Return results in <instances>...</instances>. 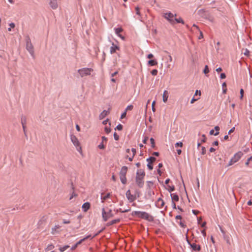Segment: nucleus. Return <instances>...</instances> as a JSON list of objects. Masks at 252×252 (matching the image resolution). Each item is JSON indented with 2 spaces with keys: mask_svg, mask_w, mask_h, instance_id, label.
Here are the masks:
<instances>
[{
  "mask_svg": "<svg viewBox=\"0 0 252 252\" xmlns=\"http://www.w3.org/2000/svg\"><path fill=\"white\" fill-rule=\"evenodd\" d=\"M145 175V173L143 170L139 169L137 170L136 172L135 181L137 185L140 188H143L144 186V182L143 179Z\"/></svg>",
  "mask_w": 252,
  "mask_h": 252,
  "instance_id": "f257e3e1",
  "label": "nucleus"
},
{
  "mask_svg": "<svg viewBox=\"0 0 252 252\" xmlns=\"http://www.w3.org/2000/svg\"><path fill=\"white\" fill-rule=\"evenodd\" d=\"M132 215L136 216L140 218L144 219L150 222L154 220L153 217L146 212L135 211L132 212Z\"/></svg>",
  "mask_w": 252,
  "mask_h": 252,
  "instance_id": "f03ea898",
  "label": "nucleus"
},
{
  "mask_svg": "<svg viewBox=\"0 0 252 252\" xmlns=\"http://www.w3.org/2000/svg\"><path fill=\"white\" fill-rule=\"evenodd\" d=\"M93 71V69L91 68L84 67L79 69L77 72L81 77H84L90 75Z\"/></svg>",
  "mask_w": 252,
  "mask_h": 252,
  "instance_id": "7ed1b4c3",
  "label": "nucleus"
},
{
  "mask_svg": "<svg viewBox=\"0 0 252 252\" xmlns=\"http://www.w3.org/2000/svg\"><path fill=\"white\" fill-rule=\"evenodd\" d=\"M70 140L71 142H72L74 146L76 147V149L78 152H79L80 153H82V147L80 145V143L78 139V138L76 137V136H75L73 134L70 135Z\"/></svg>",
  "mask_w": 252,
  "mask_h": 252,
  "instance_id": "20e7f679",
  "label": "nucleus"
},
{
  "mask_svg": "<svg viewBox=\"0 0 252 252\" xmlns=\"http://www.w3.org/2000/svg\"><path fill=\"white\" fill-rule=\"evenodd\" d=\"M243 153L241 151H239L238 152L236 153L231 158L227 166H231L238 161L243 156Z\"/></svg>",
  "mask_w": 252,
  "mask_h": 252,
  "instance_id": "39448f33",
  "label": "nucleus"
},
{
  "mask_svg": "<svg viewBox=\"0 0 252 252\" xmlns=\"http://www.w3.org/2000/svg\"><path fill=\"white\" fill-rule=\"evenodd\" d=\"M26 49L29 51L31 55L34 58L33 46L32 45L29 36L26 37Z\"/></svg>",
  "mask_w": 252,
  "mask_h": 252,
  "instance_id": "423d86ee",
  "label": "nucleus"
},
{
  "mask_svg": "<svg viewBox=\"0 0 252 252\" xmlns=\"http://www.w3.org/2000/svg\"><path fill=\"white\" fill-rule=\"evenodd\" d=\"M114 216L113 214L112 213V211L111 209H109L108 211L106 212L104 208L102 209V217L103 220L104 221H106L108 219L112 218Z\"/></svg>",
  "mask_w": 252,
  "mask_h": 252,
  "instance_id": "0eeeda50",
  "label": "nucleus"
},
{
  "mask_svg": "<svg viewBox=\"0 0 252 252\" xmlns=\"http://www.w3.org/2000/svg\"><path fill=\"white\" fill-rule=\"evenodd\" d=\"M176 16V14H173L171 12H168L164 13V18H165L167 20H168L171 24L173 25L175 24L174 19H173L175 16Z\"/></svg>",
  "mask_w": 252,
  "mask_h": 252,
  "instance_id": "6e6552de",
  "label": "nucleus"
},
{
  "mask_svg": "<svg viewBox=\"0 0 252 252\" xmlns=\"http://www.w3.org/2000/svg\"><path fill=\"white\" fill-rule=\"evenodd\" d=\"M126 195L129 202H132L136 199V195L131 194L130 190L126 191Z\"/></svg>",
  "mask_w": 252,
  "mask_h": 252,
  "instance_id": "1a4fd4ad",
  "label": "nucleus"
},
{
  "mask_svg": "<svg viewBox=\"0 0 252 252\" xmlns=\"http://www.w3.org/2000/svg\"><path fill=\"white\" fill-rule=\"evenodd\" d=\"M187 242L188 244L190 246L192 250L194 251H199L201 250L200 246L199 245H196L195 243H191L189 240L187 239Z\"/></svg>",
  "mask_w": 252,
  "mask_h": 252,
  "instance_id": "9d476101",
  "label": "nucleus"
},
{
  "mask_svg": "<svg viewBox=\"0 0 252 252\" xmlns=\"http://www.w3.org/2000/svg\"><path fill=\"white\" fill-rule=\"evenodd\" d=\"M61 227V226L59 224L55 225L53 228H52L51 234L53 235L59 234L60 233L59 229Z\"/></svg>",
  "mask_w": 252,
  "mask_h": 252,
  "instance_id": "9b49d317",
  "label": "nucleus"
},
{
  "mask_svg": "<svg viewBox=\"0 0 252 252\" xmlns=\"http://www.w3.org/2000/svg\"><path fill=\"white\" fill-rule=\"evenodd\" d=\"M49 4L51 7L53 9H56L58 7L57 0H51Z\"/></svg>",
  "mask_w": 252,
  "mask_h": 252,
  "instance_id": "f8f14e48",
  "label": "nucleus"
},
{
  "mask_svg": "<svg viewBox=\"0 0 252 252\" xmlns=\"http://www.w3.org/2000/svg\"><path fill=\"white\" fill-rule=\"evenodd\" d=\"M26 121H27V120H26V117L22 116L21 118V123H22L23 131H24V132L25 135H26Z\"/></svg>",
  "mask_w": 252,
  "mask_h": 252,
  "instance_id": "ddd939ff",
  "label": "nucleus"
},
{
  "mask_svg": "<svg viewBox=\"0 0 252 252\" xmlns=\"http://www.w3.org/2000/svg\"><path fill=\"white\" fill-rule=\"evenodd\" d=\"M90 203L88 202L84 203L82 206V210L84 212H87L90 208Z\"/></svg>",
  "mask_w": 252,
  "mask_h": 252,
  "instance_id": "4468645a",
  "label": "nucleus"
},
{
  "mask_svg": "<svg viewBox=\"0 0 252 252\" xmlns=\"http://www.w3.org/2000/svg\"><path fill=\"white\" fill-rule=\"evenodd\" d=\"M117 50H119V47L117 45L115 44L114 43H112V46L110 48V52L111 54L114 53Z\"/></svg>",
  "mask_w": 252,
  "mask_h": 252,
  "instance_id": "2eb2a0df",
  "label": "nucleus"
},
{
  "mask_svg": "<svg viewBox=\"0 0 252 252\" xmlns=\"http://www.w3.org/2000/svg\"><path fill=\"white\" fill-rule=\"evenodd\" d=\"M104 193H102L101 194L100 199L101 200V202L104 203V201L106 200L107 198H109L111 196L110 193H108L106 195H103Z\"/></svg>",
  "mask_w": 252,
  "mask_h": 252,
  "instance_id": "dca6fc26",
  "label": "nucleus"
},
{
  "mask_svg": "<svg viewBox=\"0 0 252 252\" xmlns=\"http://www.w3.org/2000/svg\"><path fill=\"white\" fill-rule=\"evenodd\" d=\"M127 171V167L126 166H124L122 167L121 170L120 172V175L126 176Z\"/></svg>",
  "mask_w": 252,
  "mask_h": 252,
  "instance_id": "f3484780",
  "label": "nucleus"
},
{
  "mask_svg": "<svg viewBox=\"0 0 252 252\" xmlns=\"http://www.w3.org/2000/svg\"><path fill=\"white\" fill-rule=\"evenodd\" d=\"M109 112L106 110H103L99 115V118L100 119H104L108 114Z\"/></svg>",
  "mask_w": 252,
  "mask_h": 252,
  "instance_id": "a211bd4d",
  "label": "nucleus"
},
{
  "mask_svg": "<svg viewBox=\"0 0 252 252\" xmlns=\"http://www.w3.org/2000/svg\"><path fill=\"white\" fill-rule=\"evenodd\" d=\"M115 31L116 34L118 36L120 37L122 39H124V37L120 34V33L123 31V29L121 28H115Z\"/></svg>",
  "mask_w": 252,
  "mask_h": 252,
  "instance_id": "6ab92c4d",
  "label": "nucleus"
},
{
  "mask_svg": "<svg viewBox=\"0 0 252 252\" xmlns=\"http://www.w3.org/2000/svg\"><path fill=\"white\" fill-rule=\"evenodd\" d=\"M120 219H119L113 220L107 222L106 224V226H109L110 225H113L115 223H117L120 222Z\"/></svg>",
  "mask_w": 252,
  "mask_h": 252,
  "instance_id": "aec40b11",
  "label": "nucleus"
},
{
  "mask_svg": "<svg viewBox=\"0 0 252 252\" xmlns=\"http://www.w3.org/2000/svg\"><path fill=\"white\" fill-rule=\"evenodd\" d=\"M172 202L174 201H179V196L176 193H171L170 194Z\"/></svg>",
  "mask_w": 252,
  "mask_h": 252,
  "instance_id": "412c9836",
  "label": "nucleus"
},
{
  "mask_svg": "<svg viewBox=\"0 0 252 252\" xmlns=\"http://www.w3.org/2000/svg\"><path fill=\"white\" fill-rule=\"evenodd\" d=\"M163 101L166 102L168 97V93L167 91H164L163 94Z\"/></svg>",
  "mask_w": 252,
  "mask_h": 252,
  "instance_id": "4be33fe9",
  "label": "nucleus"
},
{
  "mask_svg": "<svg viewBox=\"0 0 252 252\" xmlns=\"http://www.w3.org/2000/svg\"><path fill=\"white\" fill-rule=\"evenodd\" d=\"M120 179L122 184H126L127 181L126 176L120 175Z\"/></svg>",
  "mask_w": 252,
  "mask_h": 252,
  "instance_id": "5701e85b",
  "label": "nucleus"
},
{
  "mask_svg": "<svg viewBox=\"0 0 252 252\" xmlns=\"http://www.w3.org/2000/svg\"><path fill=\"white\" fill-rule=\"evenodd\" d=\"M158 64V62L156 60H151L148 61V64L150 66H154Z\"/></svg>",
  "mask_w": 252,
  "mask_h": 252,
  "instance_id": "b1692460",
  "label": "nucleus"
},
{
  "mask_svg": "<svg viewBox=\"0 0 252 252\" xmlns=\"http://www.w3.org/2000/svg\"><path fill=\"white\" fill-rule=\"evenodd\" d=\"M135 11H136V14L139 16V17L138 18V19H139V20H140L141 21V13L140 12V8H139V7L136 6L135 8Z\"/></svg>",
  "mask_w": 252,
  "mask_h": 252,
  "instance_id": "393cba45",
  "label": "nucleus"
},
{
  "mask_svg": "<svg viewBox=\"0 0 252 252\" xmlns=\"http://www.w3.org/2000/svg\"><path fill=\"white\" fill-rule=\"evenodd\" d=\"M130 210V208H129L128 209L125 210H122V209L119 208L118 209L115 210L114 211L116 212V213H117L119 212H121V213H126V212H129Z\"/></svg>",
  "mask_w": 252,
  "mask_h": 252,
  "instance_id": "a878e982",
  "label": "nucleus"
},
{
  "mask_svg": "<svg viewBox=\"0 0 252 252\" xmlns=\"http://www.w3.org/2000/svg\"><path fill=\"white\" fill-rule=\"evenodd\" d=\"M174 20L175 22H176L177 23H182V24H184L185 23L184 20L181 17L179 18H175Z\"/></svg>",
  "mask_w": 252,
  "mask_h": 252,
  "instance_id": "bb28decb",
  "label": "nucleus"
},
{
  "mask_svg": "<svg viewBox=\"0 0 252 252\" xmlns=\"http://www.w3.org/2000/svg\"><path fill=\"white\" fill-rule=\"evenodd\" d=\"M156 158L154 157H150V158H148L146 160L148 162V163L150 162V163H152L156 160Z\"/></svg>",
  "mask_w": 252,
  "mask_h": 252,
  "instance_id": "cd10ccee",
  "label": "nucleus"
},
{
  "mask_svg": "<svg viewBox=\"0 0 252 252\" xmlns=\"http://www.w3.org/2000/svg\"><path fill=\"white\" fill-rule=\"evenodd\" d=\"M69 247V246L65 245V246H64L62 247H61L59 249V250H60L61 252H63L64 251L66 250Z\"/></svg>",
  "mask_w": 252,
  "mask_h": 252,
  "instance_id": "c85d7f7f",
  "label": "nucleus"
},
{
  "mask_svg": "<svg viewBox=\"0 0 252 252\" xmlns=\"http://www.w3.org/2000/svg\"><path fill=\"white\" fill-rule=\"evenodd\" d=\"M167 187H168L167 190L170 192L175 190V187L174 186H171L168 185Z\"/></svg>",
  "mask_w": 252,
  "mask_h": 252,
  "instance_id": "c756f323",
  "label": "nucleus"
},
{
  "mask_svg": "<svg viewBox=\"0 0 252 252\" xmlns=\"http://www.w3.org/2000/svg\"><path fill=\"white\" fill-rule=\"evenodd\" d=\"M54 248V246L52 244H50L47 246L46 250L47 251H51Z\"/></svg>",
  "mask_w": 252,
  "mask_h": 252,
  "instance_id": "7c9ffc66",
  "label": "nucleus"
},
{
  "mask_svg": "<svg viewBox=\"0 0 252 252\" xmlns=\"http://www.w3.org/2000/svg\"><path fill=\"white\" fill-rule=\"evenodd\" d=\"M209 133L210 135H214L215 136H217L219 134V132H216L214 133V129H212L210 131Z\"/></svg>",
  "mask_w": 252,
  "mask_h": 252,
  "instance_id": "2f4dec72",
  "label": "nucleus"
},
{
  "mask_svg": "<svg viewBox=\"0 0 252 252\" xmlns=\"http://www.w3.org/2000/svg\"><path fill=\"white\" fill-rule=\"evenodd\" d=\"M150 142H151L152 147L154 148L155 146V140L152 137L150 138Z\"/></svg>",
  "mask_w": 252,
  "mask_h": 252,
  "instance_id": "473e14b6",
  "label": "nucleus"
},
{
  "mask_svg": "<svg viewBox=\"0 0 252 252\" xmlns=\"http://www.w3.org/2000/svg\"><path fill=\"white\" fill-rule=\"evenodd\" d=\"M133 105H128V106L126 107V110H125V111H126V112H127V111L131 110L133 109Z\"/></svg>",
  "mask_w": 252,
  "mask_h": 252,
  "instance_id": "72a5a7b5",
  "label": "nucleus"
},
{
  "mask_svg": "<svg viewBox=\"0 0 252 252\" xmlns=\"http://www.w3.org/2000/svg\"><path fill=\"white\" fill-rule=\"evenodd\" d=\"M104 130H105V132L106 133H109L111 131V128H110V127H108L107 126H106L105 127V128H104Z\"/></svg>",
  "mask_w": 252,
  "mask_h": 252,
  "instance_id": "f704fd0d",
  "label": "nucleus"
},
{
  "mask_svg": "<svg viewBox=\"0 0 252 252\" xmlns=\"http://www.w3.org/2000/svg\"><path fill=\"white\" fill-rule=\"evenodd\" d=\"M209 72V69H208V65H205V67H204V70H203V72L206 74H207L208 72Z\"/></svg>",
  "mask_w": 252,
  "mask_h": 252,
  "instance_id": "c9c22d12",
  "label": "nucleus"
},
{
  "mask_svg": "<svg viewBox=\"0 0 252 252\" xmlns=\"http://www.w3.org/2000/svg\"><path fill=\"white\" fill-rule=\"evenodd\" d=\"M158 71L157 69H153L152 71H151V74L154 75V76H156L158 74Z\"/></svg>",
  "mask_w": 252,
  "mask_h": 252,
  "instance_id": "e433bc0d",
  "label": "nucleus"
},
{
  "mask_svg": "<svg viewBox=\"0 0 252 252\" xmlns=\"http://www.w3.org/2000/svg\"><path fill=\"white\" fill-rule=\"evenodd\" d=\"M98 147L100 149H104L105 148V146L104 145L103 143L101 142V143L98 145Z\"/></svg>",
  "mask_w": 252,
  "mask_h": 252,
  "instance_id": "4c0bfd02",
  "label": "nucleus"
},
{
  "mask_svg": "<svg viewBox=\"0 0 252 252\" xmlns=\"http://www.w3.org/2000/svg\"><path fill=\"white\" fill-rule=\"evenodd\" d=\"M175 146L176 147H182L183 146V143H182V142H177L175 144Z\"/></svg>",
  "mask_w": 252,
  "mask_h": 252,
  "instance_id": "58836bf2",
  "label": "nucleus"
},
{
  "mask_svg": "<svg viewBox=\"0 0 252 252\" xmlns=\"http://www.w3.org/2000/svg\"><path fill=\"white\" fill-rule=\"evenodd\" d=\"M147 167L150 170H151L153 169V165H152V163H150V162L147 164Z\"/></svg>",
  "mask_w": 252,
  "mask_h": 252,
  "instance_id": "ea45409f",
  "label": "nucleus"
},
{
  "mask_svg": "<svg viewBox=\"0 0 252 252\" xmlns=\"http://www.w3.org/2000/svg\"><path fill=\"white\" fill-rule=\"evenodd\" d=\"M158 201V203H161V206L163 207L164 204L163 200L161 198H159Z\"/></svg>",
  "mask_w": 252,
  "mask_h": 252,
  "instance_id": "a19ab883",
  "label": "nucleus"
},
{
  "mask_svg": "<svg viewBox=\"0 0 252 252\" xmlns=\"http://www.w3.org/2000/svg\"><path fill=\"white\" fill-rule=\"evenodd\" d=\"M116 128L119 130H121L123 129V126L121 124H119L116 126Z\"/></svg>",
  "mask_w": 252,
  "mask_h": 252,
  "instance_id": "79ce46f5",
  "label": "nucleus"
},
{
  "mask_svg": "<svg viewBox=\"0 0 252 252\" xmlns=\"http://www.w3.org/2000/svg\"><path fill=\"white\" fill-rule=\"evenodd\" d=\"M240 99H242L244 96V90L243 89L240 90Z\"/></svg>",
  "mask_w": 252,
  "mask_h": 252,
  "instance_id": "37998d69",
  "label": "nucleus"
},
{
  "mask_svg": "<svg viewBox=\"0 0 252 252\" xmlns=\"http://www.w3.org/2000/svg\"><path fill=\"white\" fill-rule=\"evenodd\" d=\"M114 137L115 140H118L119 138V135L116 133V132H114Z\"/></svg>",
  "mask_w": 252,
  "mask_h": 252,
  "instance_id": "c03bdc74",
  "label": "nucleus"
},
{
  "mask_svg": "<svg viewBox=\"0 0 252 252\" xmlns=\"http://www.w3.org/2000/svg\"><path fill=\"white\" fill-rule=\"evenodd\" d=\"M251 158H252V157H250V158H248L247 161L245 163V164L246 165H247V166L249 165V164H250V161L251 160Z\"/></svg>",
  "mask_w": 252,
  "mask_h": 252,
  "instance_id": "a18cd8bd",
  "label": "nucleus"
},
{
  "mask_svg": "<svg viewBox=\"0 0 252 252\" xmlns=\"http://www.w3.org/2000/svg\"><path fill=\"white\" fill-rule=\"evenodd\" d=\"M126 111H125L121 115V119H124L126 117Z\"/></svg>",
  "mask_w": 252,
  "mask_h": 252,
  "instance_id": "49530a36",
  "label": "nucleus"
},
{
  "mask_svg": "<svg viewBox=\"0 0 252 252\" xmlns=\"http://www.w3.org/2000/svg\"><path fill=\"white\" fill-rule=\"evenodd\" d=\"M206 153V149L204 147H202L201 148V154L202 155H204Z\"/></svg>",
  "mask_w": 252,
  "mask_h": 252,
  "instance_id": "de8ad7c7",
  "label": "nucleus"
},
{
  "mask_svg": "<svg viewBox=\"0 0 252 252\" xmlns=\"http://www.w3.org/2000/svg\"><path fill=\"white\" fill-rule=\"evenodd\" d=\"M94 236H92L91 235H88V236H86L85 237H84V238H83V239H84V240H87V239H89V238L93 239V238H94Z\"/></svg>",
  "mask_w": 252,
  "mask_h": 252,
  "instance_id": "09e8293b",
  "label": "nucleus"
},
{
  "mask_svg": "<svg viewBox=\"0 0 252 252\" xmlns=\"http://www.w3.org/2000/svg\"><path fill=\"white\" fill-rule=\"evenodd\" d=\"M105 229V228H103L102 229L100 230L98 232H97L96 233H95L94 235V237H95L97 235H98L99 233H100L101 232H102L104 229Z\"/></svg>",
  "mask_w": 252,
  "mask_h": 252,
  "instance_id": "8fccbe9b",
  "label": "nucleus"
},
{
  "mask_svg": "<svg viewBox=\"0 0 252 252\" xmlns=\"http://www.w3.org/2000/svg\"><path fill=\"white\" fill-rule=\"evenodd\" d=\"M220 78L221 79H224L226 78V75L224 73H221L220 75Z\"/></svg>",
  "mask_w": 252,
  "mask_h": 252,
  "instance_id": "3c124183",
  "label": "nucleus"
},
{
  "mask_svg": "<svg viewBox=\"0 0 252 252\" xmlns=\"http://www.w3.org/2000/svg\"><path fill=\"white\" fill-rule=\"evenodd\" d=\"M235 130V127H233L232 128H231L229 131H228V134H231V133L233 132Z\"/></svg>",
  "mask_w": 252,
  "mask_h": 252,
  "instance_id": "603ef678",
  "label": "nucleus"
},
{
  "mask_svg": "<svg viewBox=\"0 0 252 252\" xmlns=\"http://www.w3.org/2000/svg\"><path fill=\"white\" fill-rule=\"evenodd\" d=\"M63 222L64 224H68V223H70V221L69 220H66L64 219V220H63Z\"/></svg>",
  "mask_w": 252,
  "mask_h": 252,
  "instance_id": "864d4df0",
  "label": "nucleus"
},
{
  "mask_svg": "<svg viewBox=\"0 0 252 252\" xmlns=\"http://www.w3.org/2000/svg\"><path fill=\"white\" fill-rule=\"evenodd\" d=\"M131 151L132 152L133 157H134L135 154L136 153V150L134 148H132Z\"/></svg>",
  "mask_w": 252,
  "mask_h": 252,
  "instance_id": "5fc2aeb1",
  "label": "nucleus"
},
{
  "mask_svg": "<svg viewBox=\"0 0 252 252\" xmlns=\"http://www.w3.org/2000/svg\"><path fill=\"white\" fill-rule=\"evenodd\" d=\"M101 139H102V143H104V142H106L107 140V139L106 137H105V136H102L101 137Z\"/></svg>",
  "mask_w": 252,
  "mask_h": 252,
  "instance_id": "6e6d98bb",
  "label": "nucleus"
},
{
  "mask_svg": "<svg viewBox=\"0 0 252 252\" xmlns=\"http://www.w3.org/2000/svg\"><path fill=\"white\" fill-rule=\"evenodd\" d=\"M85 241V240H84V239H83H83H81L80 241H79L78 242H77L76 243V244L77 246H78L79 245L81 244L83 241Z\"/></svg>",
  "mask_w": 252,
  "mask_h": 252,
  "instance_id": "4d7b16f0",
  "label": "nucleus"
},
{
  "mask_svg": "<svg viewBox=\"0 0 252 252\" xmlns=\"http://www.w3.org/2000/svg\"><path fill=\"white\" fill-rule=\"evenodd\" d=\"M148 139V137L147 136H145L144 137V139L143 140V143L144 144H146Z\"/></svg>",
  "mask_w": 252,
  "mask_h": 252,
  "instance_id": "13d9d810",
  "label": "nucleus"
},
{
  "mask_svg": "<svg viewBox=\"0 0 252 252\" xmlns=\"http://www.w3.org/2000/svg\"><path fill=\"white\" fill-rule=\"evenodd\" d=\"M198 100V98H195L194 97H193L190 101L191 103H193L195 101H197Z\"/></svg>",
  "mask_w": 252,
  "mask_h": 252,
  "instance_id": "bf43d9fd",
  "label": "nucleus"
},
{
  "mask_svg": "<svg viewBox=\"0 0 252 252\" xmlns=\"http://www.w3.org/2000/svg\"><path fill=\"white\" fill-rule=\"evenodd\" d=\"M179 224L182 227H185L186 226V225L184 223H183L181 221H180Z\"/></svg>",
  "mask_w": 252,
  "mask_h": 252,
  "instance_id": "052dcab7",
  "label": "nucleus"
},
{
  "mask_svg": "<svg viewBox=\"0 0 252 252\" xmlns=\"http://www.w3.org/2000/svg\"><path fill=\"white\" fill-rule=\"evenodd\" d=\"M201 232L202 234L203 235V236L204 237H205V236H206V231H205V230H201Z\"/></svg>",
  "mask_w": 252,
  "mask_h": 252,
  "instance_id": "680f3d73",
  "label": "nucleus"
},
{
  "mask_svg": "<svg viewBox=\"0 0 252 252\" xmlns=\"http://www.w3.org/2000/svg\"><path fill=\"white\" fill-rule=\"evenodd\" d=\"M153 57H154V55L152 54H149L147 56V58H148V59H151V58H153Z\"/></svg>",
  "mask_w": 252,
  "mask_h": 252,
  "instance_id": "e2e57ef3",
  "label": "nucleus"
},
{
  "mask_svg": "<svg viewBox=\"0 0 252 252\" xmlns=\"http://www.w3.org/2000/svg\"><path fill=\"white\" fill-rule=\"evenodd\" d=\"M197 94H198L199 95H201V92H200V91L196 90V91H195V93L194 95H197Z\"/></svg>",
  "mask_w": 252,
  "mask_h": 252,
  "instance_id": "0e129e2a",
  "label": "nucleus"
},
{
  "mask_svg": "<svg viewBox=\"0 0 252 252\" xmlns=\"http://www.w3.org/2000/svg\"><path fill=\"white\" fill-rule=\"evenodd\" d=\"M9 26L10 28H14L15 27V24L13 23H11L9 24Z\"/></svg>",
  "mask_w": 252,
  "mask_h": 252,
  "instance_id": "69168bd1",
  "label": "nucleus"
},
{
  "mask_svg": "<svg viewBox=\"0 0 252 252\" xmlns=\"http://www.w3.org/2000/svg\"><path fill=\"white\" fill-rule=\"evenodd\" d=\"M215 129L216 130V132H219L220 130V127L219 126H215Z\"/></svg>",
  "mask_w": 252,
  "mask_h": 252,
  "instance_id": "338daca9",
  "label": "nucleus"
},
{
  "mask_svg": "<svg viewBox=\"0 0 252 252\" xmlns=\"http://www.w3.org/2000/svg\"><path fill=\"white\" fill-rule=\"evenodd\" d=\"M176 218V220H181L182 219V216H180V215H178V216H177L176 217V218Z\"/></svg>",
  "mask_w": 252,
  "mask_h": 252,
  "instance_id": "774afa93",
  "label": "nucleus"
}]
</instances>
